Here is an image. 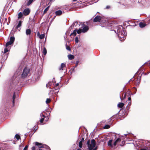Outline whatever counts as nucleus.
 <instances>
[{
	"label": "nucleus",
	"mask_w": 150,
	"mask_h": 150,
	"mask_svg": "<svg viewBox=\"0 0 150 150\" xmlns=\"http://www.w3.org/2000/svg\"><path fill=\"white\" fill-rule=\"evenodd\" d=\"M28 147V145H26V146H25V147H24V149H25L27 150Z\"/></svg>",
	"instance_id": "obj_41"
},
{
	"label": "nucleus",
	"mask_w": 150,
	"mask_h": 150,
	"mask_svg": "<svg viewBox=\"0 0 150 150\" xmlns=\"http://www.w3.org/2000/svg\"><path fill=\"white\" fill-rule=\"evenodd\" d=\"M15 98H16V96H15V93H14L13 95V104L14 103V100Z\"/></svg>",
	"instance_id": "obj_31"
},
{
	"label": "nucleus",
	"mask_w": 150,
	"mask_h": 150,
	"mask_svg": "<svg viewBox=\"0 0 150 150\" xmlns=\"http://www.w3.org/2000/svg\"><path fill=\"white\" fill-rule=\"evenodd\" d=\"M84 138H82L81 139V140L80 141V142H83L84 141Z\"/></svg>",
	"instance_id": "obj_40"
},
{
	"label": "nucleus",
	"mask_w": 150,
	"mask_h": 150,
	"mask_svg": "<svg viewBox=\"0 0 150 150\" xmlns=\"http://www.w3.org/2000/svg\"><path fill=\"white\" fill-rule=\"evenodd\" d=\"M139 25L140 27L141 28H142L144 27L146 25V24H145L144 23H143L142 22H140L139 23Z\"/></svg>",
	"instance_id": "obj_18"
},
{
	"label": "nucleus",
	"mask_w": 150,
	"mask_h": 150,
	"mask_svg": "<svg viewBox=\"0 0 150 150\" xmlns=\"http://www.w3.org/2000/svg\"><path fill=\"white\" fill-rule=\"evenodd\" d=\"M89 28L88 26H86L83 27L82 29L80 28L77 31V33L79 34L81 32L85 33L88 30Z\"/></svg>",
	"instance_id": "obj_6"
},
{
	"label": "nucleus",
	"mask_w": 150,
	"mask_h": 150,
	"mask_svg": "<svg viewBox=\"0 0 150 150\" xmlns=\"http://www.w3.org/2000/svg\"><path fill=\"white\" fill-rule=\"evenodd\" d=\"M31 31L30 29H27L26 30V33L27 35H30L31 33Z\"/></svg>",
	"instance_id": "obj_16"
},
{
	"label": "nucleus",
	"mask_w": 150,
	"mask_h": 150,
	"mask_svg": "<svg viewBox=\"0 0 150 150\" xmlns=\"http://www.w3.org/2000/svg\"><path fill=\"white\" fill-rule=\"evenodd\" d=\"M30 12V10L29 8H25L23 12V15L25 16L28 15Z\"/></svg>",
	"instance_id": "obj_8"
},
{
	"label": "nucleus",
	"mask_w": 150,
	"mask_h": 150,
	"mask_svg": "<svg viewBox=\"0 0 150 150\" xmlns=\"http://www.w3.org/2000/svg\"><path fill=\"white\" fill-rule=\"evenodd\" d=\"M112 140L111 139L109 140L108 142V145L111 148L113 147V146H114L113 144H112Z\"/></svg>",
	"instance_id": "obj_11"
},
{
	"label": "nucleus",
	"mask_w": 150,
	"mask_h": 150,
	"mask_svg": "<svg viewBox=\"0 0 150 150\" xmlns=\"http://www.w3.org/2000/svg\"><path fill=\"white\" fill-rule=\"evenodd\" d=\"M97 149V148L96 147L94 149H93V150H96Z\"/></svg>",
	"instance_id": "obj_45"
},
{
	"label": "nucleus",
	"mask_w": 150,
	"mask_h": 150,
	"mask_svg": "<svg viewBox=\"0 0 150 150\" xmlns=\"http://www.w3.org/2000/svg\"><path fill=\"white\" fill-rule=\"evenodd\" d=\"M110 126L109 125H106L104 126V129H108V128H110Z\"/></svg>",
	"instance_id": "obj_32"
},
{
	"label": "nucleus",
	"mask_w": 150,
	"mask_h": 150,
	"mask_svg": "<svg viewBox=\"0 0 150 150\" xmlns=\"http://www.w3.org/2000/svg\"><path fill=\"white\" fill-rule=\"evenodd\" d=\"M150 147V146H149V147Z\"/></svg>",
	"instance_id": "obj_51"
},
{
	"label": "nucleus",
	"mask_w": 150,
	"mask_h": 150,
	"mask_svg": "<svg viewBox=\"0 0 150 150\" xmlns=\"http://www.w3.org/2000/svg\"><path fill=\"white\" fill-rule=\"evenodd\" d=\"M35 144L36 146L38 147L39 150H42V148L43 147V144L37 142H35Z\"/></svg>",
	"instance_id": "obj_7"
},
{
	"label": "nucleus",
	"mask_w": 150,
	"mask_h": 150,
	"mask_svg": "<svg viewBox=\"0 0 150 150\" xmlns=\"http://www.w3.org/2000/svg\"><path fill=\"white\" fill-rule=\"evenodd\" d=\"M52 0H50V1H51Z\"/></svg>",
	"instance_id": "obj_48"
},
{
	"label": "nucleus",
	"mask_w": 150,
	"mask_h": 150,
	"mask_svg": "<svg viewBox=\"0 0 150 150\" xmlns=\"http://www.w3.org/2000/svg\"><path fill=\"white\" fill-rule=\"evenodd\" d=\"M126 98V95L125 94L124 95V96H123V98H124V99H125V98Z\"/></svg>",
	"instance_id": "obj_43"
},
{
	"label": "nucleus",
	"mask_w": 150,
	"mask_h": 150,
	"mask_svg": "<svg viewBox=\"0 0 150 150\" xmlns=\"http://www.w3.org/2000/svg\"><path fill=\"white\" fill-rule=\"evenodd\" d=\"M8 47H6V48H5L4 49V53H6L7 52H8Z\"/></svg>",
	"instance_id": "obj_28"
},
{
	"label": "nucleus",
	"mask_w": 150,
	"mask_h": 150,
	"mask_svg": "<svg viewBox=\"0 0 150 150\" xmlns=\"http://www.w3.org/2000/svg\"><path fill=\"white\" fill-rule=\"evenodd\" d=\"M75 41L76 43H78L79 42L78 38L77 37H76L75 38Z\"/></svg>",
	"instance_id": "obj_35"
},
{
	"label": "nucleus",
	"mask_w": 150,
	"mask_h": 150,
	"mask_svg": "<svg viewBox=\"0 0 150 150\" xmlns=\"http://www.w3.org/2000/svg\"><path fill=\"white\" fill-rule=\"evenodd\" d=\"M40 116L41 117V119L40 120V122L41 123H42L43 120H44V118L45 117L44 115H43L42 113L40 114Z\"/></svg>",
	"instance_id": "obj_14"
},
{
	"label": "nucleus",
	"mask_w": 150,
	"mask_h": 150,
	"mask_svg": "<svg viewBox=\"0 0 150 150\" xmlns=\"http://www.w3.org/2000/svg\"><path fill=\"white\" fill-rule=\"evenodd\" d=\"M56 15L57 16L61 15L62 13V11L61 10H58L55 12Z\"/></svg>",
	"instance_id": "obj_15"
},
{
	"label": "nucleus",
	"mask_w": 150,
	"mask_h": 150,
	"mask_svg": "<svg viewBox=\"0 0 150 150\" xmlns=\"http://www.w3.org/2000/svg\"><path fill=\"white\" fill-rule=\"evenodd\" d=\"M35 146H33L32 148V150H35Z\"/></svg>",
	"instance_id": "obj_39"
},
{
	"label": "nucleus",
	"mask_w": 150,
	"mask_h": 150,
	"mask_svg": "<svg viewBox=\"0 0 150 150\" xmlns=\"http://www.w3.org/2000/svg\"><path fill=\"white\" fill-rule=\"evenodd\" d=\"M0 150H1V149L0 148Z\"/></svg>",
	"instance_id": "obj_50"
},
{
	"label": "nucleus",
	"mask_w": 150,
	"mask_h": 150,
	"mask_svg": "<svg viewBox=\"0 0 150 150\" xmlns=\"http://www.w3.org/2000/svg\"><path fill=\"white\" fill-rule=\"evenodd\" d=\"M68 58L70 60H71L74 59V56L71 54H69L68 56Z\"/></svg>",
	"instance_id": "obj_19"
},
{
	"label": "nucleus",
	"mask_w": 150,
	"mask_h": 150,
	"mask_svg": "<svg viewBox=\"0 0 150 150\" xmlns=\"http://www.w3.org/2000/svg\"><path fill=\"white\" fill-rule=\"evenodd\" d=\"M131 23V21H127L125 22V24L127 25V26H130Z\"/></svg>",
	"instance_id": "obj_23"
},
{
	"label": "nucleus",
	"mask_w": 150,
	"mask_h": 150,
	"mask_svg": "<svg viewBox=\"0 0 150 150\" xmlns=\"http://www.w3.org/2000/svg\"><path fill=\"white\" fill-rule=\"evenodd\" d=\"M118 33L119 37L122 39L120 40H124L125 38L126 33L124 31L121 30L120 31H119Z\"/></svg>",
	"instance_id": "obj_3"
},
{
	"label": "nucleus",
	"mask_w": 150,
	"mask_h": 150,
	"mask_svg": "<svg viewBox=\"0 0 150 150\" xmlns=\"http://www.w3.org/2000/svg\"><path fill=\"white\" fill-rule=\"evenodd\" d=\"M15 40V38L14 37H11L10 38L9 41L6 44V47H8L9 46L12 44Z\"/></svg>",
	"instance_id": "obj_5"
},
{
	"label": "nucleus",
	"mask_w": 150,
	"mask_h": 150,
	"mask_svg": "<svg viewBox=\"0 0 150 150\" xmlns=\"http://www.w3.org/2000/svg\"><path fill=\"white\" fill-rule=\"evenodd\" d=\"M15 137L17 140L19 139L20 138V136L18 134H16Z\"/></svg>",
	"instance_id": "obj_30"
},
{
	"label": "nucleus",
	"mask_w": 150,
	"mask_h": 150,
	"mask_svg": "<svg viewBox=\"0 0 150 150\" xmlns=\"http://www.w3.org/2000/svg\"><path fill=\"white\" fill-rule=\"evenodd\" d=\"M52 83L51 82H49L46 85V86L47 88H48L50 86Z\"/></svg>",
	"instance_id": "obj_33"
},
{
	"label": "nucleus",
	"mask_w": 150,
	"mask_h": 150,
	"mask_svg": "<svg viewBox=\"0 0 150 150\" xmlns=\"http://www.w3.org/2000/svg\"><path fill=\"white\" fill-rule=\"evenodd\" d=\"M124 104L122 103H120L118 104L117 106L119 108H122L124 106Z\"/></svg>",
	"instance_id": "obj_20"
},
{
	"label": "nucleus",
	"mask_w": 150,
	"mask_h": 150,
	"mask_svg": "<svg viewBox=\"0 0 150 150\" xmlns=\"http://www.w3.org/2000/svg\"><path fill=\"white\" fill-rule=\"evenodd\" d=\"M76 30H74V32L71 34V35H73L74 36H75L76 34Z\"/></svg>",
	"instance_id": "obj_26"
},
{
	"label": "nucleus",
	"mask_w": 150,
	"mask_h": 150,
	"mask_svg": "<svg viewBox=\"0 0 150 150\" xmlns=\"http://www.w3.org/2000/svg\"><path fill=\"white\" fill-rule=\"evenodd\" d=\"M128 100H131V98L130 97H129L128 98Z\"/></svg>",
	"instance_id": "obj_44"
},
{
	"label": "nucleus",
	"mask_w": 150,
	"mask_h": 150,
	"mask_svg": "<svg viewBox=\"0 0 150 150\" xmlns=\"http://www.w3.org/2000/svg\"><path fill=\"white\" fill-rule=\"evenodd\" d=\"M37 35L39 37V38L41 39H42L44 38L45 36V35L44 34H42L41 35H40L39 32L37 33Z\"/></svg>",
	"instance_id": "obj_13"
},
{
	"label": "nucleus",
	"mask_w": 150,
	"mask_h": 150,
	"mask_svg": "<svg viewBox=\"0 0 150 150\" xmlns=\"http://www.w3.org/2000/svg\"><path fill=\"white\" fill-rule=\"evenodd\" d=\"M50 7V6H48L44 10V11H43V13L44 14H45L47 12V11H48V10H49V8Z\"/></svg>",
	"instance_id": "obj_25"
},
{
	"label": "nucleus",
	"mask_w": 150,
	"mask_h": 150,
	"mask_svg": "<svg viewBox=\"0 0 150 150\" xmlns=\"http://www.w3.org/2000/svg\"><path fill=\"white\" fill-rule=\"evenodd\" d=\"M110 8V6H107L106 7V9H108L109 8Z\"/></svg>",
	"instance_id": "obj_42"
},
{
	"label": "nucleus",
	"mask_w": 150,
	"mask_h": 150,
	"mask_svg": "<svg viewBox=\"0 0 150 150\" xmlns=\"http://www.w3.org/2000/svg\"><path fill=\"white\" fill-rule=\"evenodd\" d=\"M90 141L88 140L87 142V144L88 145V148L89 150H92L93 149L96 145V141L94 139H92L91 140V144H90Z\"/></svg>",
	"instance_id": "obj_2"
},
{
	"label": "nucleus",
	"mask_w": 150,
	"mask_h": 150,
	"mask_svg": "<svg viewBox=\"0 0 150 150\" xmlns=\"http://www.w3.org/2000/svg\"><path fill=\"white\" fill-rule=\"evenodd\" d=\"M51 100L49 98H47L46 101V102L47 104L49 103L50 102Z\"/></svg>",
	"instance_id": "obj_29"
},
{
	"label": "nucleus",
	"mask_w": 150,
	"mask_h": 150,
	"mask_svg": "<svg viewBox=\"0 0 150 150\" xmlns=\"http://www.w3.org/2000/svg\"><path fill=\"white\" fill-rule=\"evenodd\" d=\"M77 150H82L80 149H78Z\"/></svg>",
	"instance_id": "obj_46"
},
{
	"label": "nucleus",
	"mask_w": 150,
	"mask_h": 150,
	"mask_svg": "<svg viewBox=\"0 0 150 150\" xmlns=\"http://www.w3.org/2000/svg\"><path fill=\"white\" fill-rule=\"evenodd\" d=\"M101 20V17L100 16H97L95 17L93 20L94 22H100Z\"/></svg>",
	"instance_id": "obj_9"
},
{
	"label": "nucleus",
	"mask_w": 150,
	"mask_h": 150,
	"mask_svg": "<svg viewBox=\"0 0 150 150\" xmlns=\"http://www.w3.org/2000/svg\"><path fill=\"white\" fill-rule=\"evenodd\" d=\"M34 0H29L27 3V6H29L34 1Z\"/></svg>",
	"instance_id": "obj_22"
},
{
	"label": "nucleus",
	"mask_w": 150,
	"mask_h": 150,
	"mask_svg": "<svg viewBox=\"0 0 150 150\" xmlns=\"http://www.w3.org/2000/svg\"><path fill=\"white\" fill-rule=\"evenodd\" d=\"M82 143L83 142H80L79 144V147L80 148H81L82 146Z\"/></svg>",
	"instance_id": "obj_27"
},
{
	"label": "nucleus",
	"mask_w": 150,
	"mask_h": 150,
	"mask_svg": "<svg viewBox=\"0 0 150 150\" xmlns=\"http://www.w3.org/2000/svg\"><path fill=\"white\" fill-rule=\"evenodd\" d=\"M29 73V70L27 68L25 67L23 70V73L22 74V77L23 78H25L28 76Z\"/></svg>",
	"instance_id": "obj_4"
},
{
	"label": "nucleus",
	"mask_w": 150,
	"mask_h": 150,
	"mask_svg": "<svg viewBox=\"0 0 150 150\" xmlns=\"http://www.w3.org/2000/svg\"><path fill=\"white\" fill-rule=\"evenodd\" d=\"M144 141H139L137 139H135L133 140L132 144L137 150H150V147L149 148L146 147V146H149V144H147V145L144 146Z\"/></svg>",
	"instance_id": "obj_1"
},
{
	"label": "nucleus",
	"mask_w": 150,
	"mask_h": 150,
	"mask_svg": "<svg viewBox=\"0 0 150 150\" xmlns=\"http://www.w3.org/2000/svg\"><path fill=\"white\" fill-rule=\"evenodd\" d=\"M66 48L67 50H68L69 51H70L71 50V48L70 47H69V46H67V45L66 46Z\"/></svg>",
	"instance_id": "obj_36"
},
{
	"label": "nucleus",
	"mask_w": 150,
	"mask_h": 150,
	"mask_svg": "<svg viewBox=\"0 0 150 150\" xmlns=\"http://www.w3.org/2000/svg\"><path fill=\"white\" fill-rule=\"evenodd\" d=\"M66 65L65 64L62 63L60 67L59 68V70H63L64 69H65Z\"/></svg>",
	"instance_id": "obj_10"
},
{
	"label": "nucleus",
	"mask_w": 150,
	"mask_h": 150,
	"mask_svg": "<svg viewBox=\"0 0 150 150\" xmlns=\"http://www.w3.org/2000/svg\"><path fill=\"white\" fill-rule=\"evenodd\" d=\"M137 84H139V82H140V79H137Z\"/></svg>",
	"instance_id": "obj_37"
},
{
	"label": "nucleus",
	"mask_w": 150,
	"mask_h": 150,
	"mask_svg": "<svg viewBox=\"0 0 150 150\" xmlns=\"http://www.w3.org/2000/svg\"><path fill=\"white\" fill-rule=\"evenodd\" d=\"M23 150H27L25 149H24Z\"/></svg>",
	"instance_id": "obj_47"
},
{
	"label": "nucleus",
	"mask_w": 150,
	"mask_h": 150,
	"mask_svg": "<svg viewBox=\"0 0 150 150\" xmlns=\"http://www.w3.org/2000/svg\"><path fill=\"white\" fill-rule=\"evenodd\" d=\"M23 16V13L21 12L19 13L18 14V18L20 19Z\"/></svg>",
	"instance_id": "obj_21"
},
{
	"label": "nucleus",
	"mask_w": 150,
	"mask_h": 150,
	"mask_svg": "<svg viewBox=\"0 0 150 150\" xmlns=\"http://www.w3.org/2000/svg\"><path fill=\"white\" fill-rule=\"evenodd\" d=\"M121 141V140L120 138H118L113 143L114 146H115L117 144L119 143Z\"/></svg>",
	"instance_id": "obj_12"
},
{
	"label": "nucleus",
	"mask_w": 150,
	"mask_h": 150,
	"mask_svg": "<svg viewBox=\"0 0 150 150\" xmlns=\"http://www.w3.org/2000/svg\"><path fill=\"white\" fill-rule=\"evenodd\" d=\"M121 142L122 143L120 144L121 146H123L124 144H125V142L123 140H122V141Z\"/></svg>",
	"instance_id": "obj_34"
},
{
	"label": "nucleus",
	"mask_w": 150,
	"mask_h": 150,
	"mask_svg": "<svg viewBox=\"0 0 150 150\" xmlns=\"http://www.w3.org/2000/svg\"><path fill=\"white\" fill-rule=\"evenodd\" d=\"M19 30H20V29H18Z\"/></svg>",
	"instance_id": "obj_49"
},
{
	"label": "nucleus",
	"mask_w": 150,
	"mask_h": 150,
	"mask_svg": "<svg viewBox=\"0 0 150 150\" xmlns=\"http://www.w3.org/2000/svg\"><path fill=\"white\" fill-rule=\"evenodd\" d=\"M149 64H150V63H149Z\"/></svg>",
	"instance_id": "obj_52"
},
{
	"label": "nucleus",
	"mask_w": 150,
	"mask_h": 150,
	"mask_svg": "<svg viewBox=\"0 0 150 150\" xmlns=\"http://www.w3.org/2000/svg\"><path fill=\"white\" fill-rule=\"evenodd\" d=\"M21 21H19L16 27V29H18V28H20L21 26Z\"/></svg>",
	"instance_id": "obj_17"
},
{
	"label": "nucleus",
	"mask_w": 150,
	"mask_h": 150,
	"mask_svg": "<svg viewBox=\"0 0 150 150\" xmlns=\"http://www.w3.org/2000/svg\"><path fill=\"white\" fill-rule=\"evenodd\" d=\"M42 53L45 55L47 54V50L45 47H44V48H43L42 51Z\"/></svg>",
	"instance_id": "obj_24"
},
{
	"label": "nucleus",
	"mask_w": 150,
	"mask_h": 150,
	"mask_svg": "<svg viewBox=\"0 0 150 150\" xmlns=\"http://www.w3.org/2000/svg\"><path fill=\"white\" fill-rule=\"evenodd\" d=\"M133 90H134V94L136 92V88L135 87H134L133 88Z\"/></svg>",
	"instance_id": "obj_38"
}]
</instances>
